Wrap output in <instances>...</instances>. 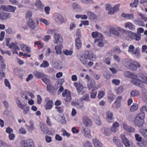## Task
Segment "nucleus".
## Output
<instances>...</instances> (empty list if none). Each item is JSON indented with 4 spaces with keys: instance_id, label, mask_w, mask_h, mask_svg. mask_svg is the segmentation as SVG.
Segmentation results:
<instances>
[{
    "instance_id": "obj_1",
    "label": "nucleus",
    "mask_w": 147,
    "mask_h": 147,
    "mask_svg": "<svg viewBox=\"0 0 147 147\" xmlns=\"http://www.w3.org/2000/svg\"><path fill=\"white\" fill-rule=\"evenodd\" d=\"M124 75L125 77L131 78V82L134 85L141 86L139 83L140 81L136 74L128 71H125L124 73Z\"/></svg>"
},
{
    "instance_id": "obj_2",
    "label": "nucleus",
    "mask_w": 147,
    "mask_h": 147,
    "mask_svg": "<svg viewBox=\"0 0 147 147\" xmlns=\"http://www.w3.org/2000/svg\"><path fill=\"white\" fill-rule=\"evenodd\" d=\"M123 65L130 69L136 71L137 69V67L134 65L131 61L129 59H125L122 61Z\"/></svg>"
},
{
    "instance_id": "obj_3",
    "label": "nucleus",
    "mask_w": 147,
    "mask_h": 147,
    "mask_svg": "<svg viewBox=\"0 0 147 147\" xmlns=\"http://www.w3.org/2000/svg\"><path fill=\"white\" fill-rule=\"evenodd\" d=\"M128 51L129 53L134 55L136 57H139L140 56L139 50L137 48L135 49L134 46L131 45L129 47Z\"/></svg>"
},
{
    "instance_id": "obj_4",
    "label": "nucleus",
    "mask_w": 147,
    "mask_h": 147,
    "mask_svg": "<svg viewBox=\"0 0 147 147\" xmlns=\"http://www.w3.org/2000/svg\"><path fill=\"white\" fill-rule=\"evenodd\" d=\"M138 78L140 82L139 83L141 86H138L142 88L143 85L141 82L145 83L147 85V75H145L142 73L138 74Z\"/></svg>"
},
{
    "instance_id": "obj_5",
    "label": "nucleus",
    "mask_w": 147,
    "mask_h": 147,
    "mask_svg": "<svg viewBox=\"0 0 147 147\" xmlns=\"http://www.w3.org/2000/svg\"><path fill=\"white\" fill-rule=\"evenodd\" d=\"M62 95L65 102H69L71 100V93L69 90L65 89L63 92Z\"/></svg>"
},
{
    "instance_id": "obj_6",
    "label": "nucleus",
    "mask_w": 147,
    "mask_h": 147,
    "mask_svg": "<svg viewBox=\"0 0 147 147\" xmlns=\"http://www.w3.org/2000/svg\"><path fill=\"white\" fill-rule=\"evenodd\" d=\"M54 19L56 23L61 24L64 22V19L62 16L58 13H55L54 16Z\"/></svg>"
},
{
    "instance_id": "obj_7",
    "label": "nucleus",
    "mask_w": 147,
    "mask_h": 147,
    "mask_svg": "<svg viewBox=\"0 0 147 147\" xmlns=\"http://www.w3.org/2000/svg\"><path fill=\"white\" fill-rule=\"evenodd\" d=\"M51 64L53 67L57 69H60L62 67V63L60 61H57L53 59L51 62Z\"/></svg>"
},
{
    "instance_id": "obj_8",
    "label": "nucleus",
    "mask_w": 147,
    "mask_h": 147,
    "mask_svg": "<svg viewBox=\"0 0 147 147\" xmlns=\"http://www.w3.org/2000/svg\"><path fill=\"white\" fill-rule=\"evenodd\" d=\"M74 85L76 88L79 94H82L84 93V87L82 84L79 83L75 82L74 83Z\"/></svg>"
},
{
    "instance_id": "obj_9",
    "label": "nucleus",
    "mask_w": 147,
    "mask_h": 147,
    "mask_svg": "<svg viewBox=\"0 0 147 147\" xmlns=\"http://www.w3.org/2000/svg\"><path fill=\"white\" fill-rule=\"evenodd\" d=\"M95 82L94 80L92 79H91V81L87 82V86L88 89L90 90L94 88V89L92 91L96 90L98 89V87H94L95 86Z\"/></svg>"
},
{
    "instance_id": "obj_10",
    "label": "nucleus",
    "mask_w": 147,
    "mask_h": 147,
    "mask_svg": "<svg viewBox=\"0 0 147 147\" xmlns=\"http://www.w3.org/2000/svg\"><path fill=\"white\" fill-rule=\"evenodd\" d=\"M81 131L85 137L88 138H91V131L88 128H85L83 127L81 129Z\"/></svg>"
},
{
    "instance_id": "obj_11",
    "label": "nucleus",
    "mask_w": 147,
    "mask_h": 147,
    "mask_svg": "<svg viewBox=\"0 0 147 147\" xmlns=\"http://www.w3.org/2000/svg\"><path fill=\"white\" fill-rule=\"evenodd\" d=\"M82 122L86 127H89L92 125L91 120L87 116H84L82 117Z\"/></svg>"
},
{
    "instance_id": "obj_12",
    "label": "nucleus",
    "mask_w": 147,
    "mask_h": 147,
    "mask_svg": "<svg viewBox=\"0 0 147 147\" xmlns=\"http://www.w3.org/2000/svg\"><path fill=\"white\" fill-rule=\"evenodd\" d=\"M120 138L123 144L125 147H129L131 145V142L130 141L125 137V135H120Z\"/></svg>"
},
{
    "instance_id": "obj_13",
    "label": "nucleus",
    "mask_w": 147,
    "mask_h": 147,
    "mask_svg": "<svg viewBox=\"0 0 147 147\" xmlns=\"http://www.w3.org/2000/svg\"><path fill=\"white\" fill-rule=\"evenodd\" d=\"M54 43L55 44L61 43L63 42V39L60 34L58 33H55L54 35Z\"/></svg>"
},
{
    "instance_id": "obj_14",
    "label": "nucleus",
    "mask_w": 147,
    "mask_h": 147,
    "mask_svg": "<svg viewBox=\"0 0 147 147\" xmlns=\"http://www.w3.org/2000/svg\"><path fill=\"white\" fill-rule=\"evenodd\" d=\"M16 102L17 104L18 107L22 109H24V113L25 114H26L28 111V109L26 105H22L20 100L18 99H17L16 100Z\"/></svg>"
},
{
    "instance_id": "obj_15",
    "label": "nucleus",
    "mask_w": 147,
    "mask_h": 147,
    "mask_svg": "<svg viewBox=\"0 0 147 147\" xmlns=\"http://www.w3.org/2000/svg\"><path fill=\"white\" fill-rule=\"evenodd\" d=\"M35 5L37 8L40 11L43 10L44 5L42 2L39 0H36L35 4Z\"/></svg>"
},
{
    "instance_id": "obj_16",
    "label": "nucleus",
    "mask_w": 147,
    "mask_h": 147,
    "mask_svg": "<svg viewBox=\"0 0 147 147\" xmlns=\"http://www.w3.org/2000/svg\"><path fill=\"white\" fill-rule=\"evenodd\" d=\"M11 16V14L9 13L2 12L1 15V19L5 20L9 19Z\"/></svg>"
},
{
    "instance_id": "obj_17",
    "label": "nucleus",
    "mask_w": 147,
    "mask_h": 147,
    "mask_svg": "<svg viewBox=\"0 0 147 147\" xmlns=\"http://www.w3.org/2000/svg\"><path fill=\"white\" fill-rule=\"evenodd\" d=\"M87 59L90 60H94L96 59V57L95 55L93 53L87 52L85 55Z\"/></svg>"
},
{
    "instance_id": "obj_18",
    "label": "nucleus",
    "mask_w": 147,
    "mask_h": 147,
    "mask_svg": "<svg viewBox=\"0 0 147 147\" xmlns=\"http://www.w3.org/2000/svg\"><path fill=\"white\" fill-rule=\"evenodd\" d=\"M93 143L95 147H102V143L98 139L96 138L93 140Z\"/></svg>"
},
{
    "instance_id": "obj_19",
    "label": "nucleus",
    "mask_w": 147,
    "mask_h": 147,
    "mask_svg": "<svg viewBox=\"0 0 147 147\" xmlns=\"http://www.w3.org/2000/svg\"><path fill=\"white\" fill-rule=\"evenodd\" d=\"M134 123L137 126L141 127L143 126L144 121L143 120L138 119V118H135L134 119Z\"/></svg>"
},
{
    "instance_id": "obj_20",
    "label": "nucleus",
    "mask_w": 147,
    "mask_h": 147,
    "mask_svg": "<svg viewBox=\"0 0 147 147\" xmlns=\"http://www.w3.org/2000/svg\"><path fill=\"white\" fill-rule=\"evenodd\" d=\"M113 140L118 147H123L122 142L117 137H114Z\"/></svg>"
},
{
    "instance_id": "obj_21",
    "label": "nucleus",
    "mask_w": 147,
    "mask_h": 147,
    "mask_svg": "<svg viewBox=\"0 0 147 147\" xmlns=\"http://www.w3.org/2000/svg\"><path fill=\"white\" fill-rule=\"evenodd\" d=\"M125 28H128L129 29L131 30H134L135 29L134 26L130 22L126 23L125 25Z\"/></svg>"
},
{
    "instance_id": "obj_22",
    "label": "nucleus",
    "mask_w": 147,
    "mask_h": 147,
    "mask_svg": "<svg viewBox=\"0 0 147 147\" xmlns=\"http://www.w3.org/2000/svg\"><path fill=\"white\" fill-rule=\"evenodd\" d=\"M75 44L78 49H80L82 46V43L80 38H77L75 40Z\"/></svg>"
},
{
    "instance_id": "obj_23",
    "label": "nucleus",
    "mask_w": 147,
    "mask_h": 147,
    "mask_svg": "<svg viewBox=\"0 0 147 147\" xmlns=\"http://www.w3.org/2000/svg\"><path fill=\"white\" fill-rule=\"evenodd\" d=\"M73 9L77 11H80L82 9L80 5L76 3H74L72 5Z\"/></svg>"
},
{
    "instance_id": "obj_24",
    "label": "nucleus",
    "mask_w": 147,
    "mask_h": 147,
    "mask_svg": "<svg viewBox=\"0 0 147 147\" xmlns=\"http://www.w3.org/2000/svg\"><path fill=\"white\" fill-rule=\"evenodd\" d=\"M34 74L36 77L38 78H41L46 76V75L38 71H36L34 72Z\"/></svg>"
},
{
    "instance_id": "obj_25",
    "label": "nucleus",
    "mask_w": 147,
    "mask_h": 147,
    "mask_svg": "<svg viewBox=\"0 0 147 147\" xmlns=\"http://www.w3.org/2000/svg\"><path fill=\"white\" fill-rule=\"evenodd\" d=\"M92 35L93 37L94 38L97 37V39H99L101 37V39L103 38L102 34L99 33L97 32H93L92 33Z\"/></svg>"
},
{
    "instance_id": "obj_26",
    "label": "nucleus",
    "mask_w": 147,
    "mask_h": 147,
    "mask_svg": "<svg viewBox=\"0 0 147 147\" xmlns=\"http://www.w3.org/2000/svg\"><path fill=\"white\" fill-rule=\"evenodd\" d=\"M109 32L116 36H120L121 34L115 29L114 28H111L109 29Z\"/></svg>"
},
{
    "instance_id": "obj_27",
    "label": "nucleus",
    "mask_w": 147,
    "mask_h": 147,
    "mask_svg": "<svg viewBox=\"0 0 147 147\" xmlns=\"http://www.w3.org/2000/svg\"><path fill=\"white\" fill-rule=\"evenodd\" d=\"M28 22V26L31 28L34 29L36 26V24L33 22V20L31 18H29Z\"/></svg>"
},
{
    "instance_id": "obj_28",
    "label": "nucleus",
    "mask_w": 147,
    "mask_h": 147,
    "mask_svg": "<svg viewBox=\"0 0 147 147\" xmlns=\"http://www.w3.org/2000/svg\"><path fill=\"white\" fill-rule=\"evenodd\" d=\"M47 90L51 93L54 92L55 90L54 86L51 84L47 85Z\"/></svg>"
},
{
    "instance_id": "obj_29",
    "label": "nucleus",
    "mask_w": 147,
    "mask_h": 147,
    "mask_svg": "<svg viewBox=\"0 0 147 147\" xmlns=\"http://www.w3.org/2000/svg\"><path fill=\"white\" fill-rule=\"evenodd\" d=\"M86 56L85 55L81 56L80 58V60L81 62L84 65H86L87 62V60Z\"/></svg>"
},
{
    "instance_id": "obj_30",
    "label": "nucleus",
    "mask_w": 147,
    "mask_h": 147,
    "mask_svg": "<svg viewBox=\"0 0 147 147\" xmlns=\"http://www.w3.org/2000/svg\"><path fill=\"white\" fill-rule=\"evenodd\" d=\"M140 95L139 91L136 90L131 91L130 93V96L132 97H136Z\"/></svg>"
},
{
    "instance_id": "obj_31",
    "label": "nucleus",
    "mask_w": 147,
    "mask_h": 147,
    "mask_svg": "<svg viewBox=\"0 0 147 147\" xmlns=\"http://www.w3.org/2000/svg\"><path fill=\"white\" fill-rule=\"evenodd\" d=\"M107 120L109 122H111V120L113 119V116L112 113L110 111H107Z\"/></svg>"
},
{
    "instance_id": "obj_32",
    "label": "nucleus",
    "mask_w": 147,
    "mask_h": 147,
    "mask_svg": "<svg viewBox=\"0 0 147 147\" xmlns=\"http://www.w3.org/2000/svg\"><path fill=\"white\" fill-rule=\"evenodd\" d=\"M53 106V102L51 100H49L45 107V109L46 110L51 109Z\"/></svg>"
},
{
    "instance_id": "obj_33",
    "label": "nucleus",
    "mask_w": 147,
    "mask_h": 147,
    "mask_svg": "<svg viewBox=\"0 0 147 147\" xmlns=\"http://www.w3.org/2000/svg\"><path fill=\"white\" fill-rule=\"evenodd\" d=\"M28 93L26 90H22L21 92L22 97L23 98H25L26 100L28 99Z\"/></svg>"
},
{
    "instance_id": "obj_34",
    "label": "nucleus",
    "mask_w": 147,
    "mask_h": 147,
    "mask_svg": "<svg viewBox=\"0 0 147 147\" xmlns=\"http://www.w3.org/2000/svg\"><path fill=\"white\" fill-rule=\"evenodd\" d=\"M87 16L92 19H95L96 17V15L93 12L90 11H88L87 12Z\"/></svg>"
},
{
    "instance_id": "obj_35",
    "label": "nucleus",
    "mask_w": 147,
    "mask_h": 147,
    "mask_svg": "<svg viewBox=\"0 0 147 147\" xmlns=\"http://www.w3.org/2000/svg\"><path fill=\"white\" fill-rule=\"evenodd\" d=\"M75 105L77 108L80 109L84 107L83 103L81 100V101H78L77 102H76Z\"/></svg>"
},
{
    "instance_id": "obj_36",
    "label": "nucleus",
    "mask_w": 147,
    "mask_h": 147,
    "mask_svg": "<svg viewBox=\"0 0 147 147\" xmlns=\"http://www.w3.org/2000/svg\"><path fill=\"white\" fill-rule=\"evenodd\" d=\"M103 38L102 39H101V37L99 39H96V41L97 42V45L99 47H102L103 46V43L102 40Z\"/></svg>"
},
{
    "instance_id": "obj_37",
    "label": "nucleus",
    "mask_w": 147,
    "mask_h": 147,
    "mask_svg": "<svg viewBox=\"0 0 147 147\" xmlns=\"http://www.w3.org/2000/svg\"><path fill=\"white\" fill-rule=\"evenodd\" d=\"M81 100H85L87 102H89L90 101V99L88 94H86L83 95L81 98Z\"/></svg>"
},
{
    "instance_id": "obj_38",
    "label": "nucleus",
    "mask_w": 147,
    "mask_h": 147,
    "mask_svg": "<svg viewBox=\"0 0 147 147\" xmlns=\"http://www.w3.org/2000/svg\"><path fill=\"white\" fill-rule=\"evenodd\" d=\"M126 33L128 35L130 38L132 40L134 39L135 33H134L130 31H127Z\"/></svg>"
},
{
    "instance_id": "obj_39",
    "label": "nucleus",
    "mask_w": 147,
    "mask_h": 147,
    "mask_svg": "<svg viewBox=\"0 0 147 147\" xmlns=\"http://www.w3.org/2000/svg\"><path fill=\"white\" fill-rule=\"evenodd\" d=\"M62 46L61 45H59L55 47V49L56 50V53L57 54H60L61 52V49H62Z\"/></svg>"
},
{
    "instance_id": "obj_40",
    "label": "nucleus",
    "mask_w": 147,
    "mask_h": 147,
    "mask_svg": "<svg viewBox=\"0 0 147 147\" xmlns=\"http://www.w3.org/2000/svg\"><path fill=\"white\" fill-rule=\"evenodd\" d=\"M143 111H141V112L137 116V117L136 118H138V119L143 120V119L144 118L145 116V114L143 112Z\"/></svg>"
},
{
    "instance_id": "obj_41",
    "label": "nucleus",
    "mask_w": 147,
    "mask_h": 147,
    "mask_svg": "<svg viewBox=\"0 0 147 147\" xmlns=\"http://www.w3.org/2000/svg\"><path fill=\"white\" fill-rule=\"evenodd\" d=\"M30 125L28 128L29 131L31 132L34 129V127H33L34 125V121L32 120H30Z\"/></svg>"
},
{
    "instance_id": "obj_42",
    "label": "nucleus",
    "mask_w": 147,
    "mask_h": 147,
    "mask_svg": "<svg viewBox=\"0 0 147 147\" xmlns=\"http://www.w3.org/2000/svg\"><path fill=\"white\" fill-rule=\"evenodd\" d=\"M49 66V64L48 62L46 60H44L43 61L42 63L40 65V67H43L45 68L48 67Z\"/></svg>"
},
{
    "instance_id": "obj_43",
    "label": "nucleus",
    "mask_w": 147,
    "mask_h": 147,
    "mask_svg": "<svg viewBox=\"0 0 147 147\" xmlns=\"http://www.w3.org/2000/svg\"><path fill=\"white\" fill-rule=\"evenodd\" d=\"M138 107V105L136 104H134L132 105L130 108V111L131 112H134L135 111L137 110Z\"/></svg>"
},
{
    "instance_id": "obj_44",
    "label": "nucleus",
    "mask_w": 147,
    "mask_h": 147,
    "mask_svg": "<svg viewBox=\"0 0 147 147\" xmlns=\"http://www.w3.org/2000/svg\"><path fill=\"white\" fill-rule=\"evenodd\" d=\"M16 7L12 5H8V12H13L16 10Z\"/></svg>"
},
{
    "instance_id": "obj_45",
    "label": "nucleus",
    "mask_w": 147,
    "mask_h": 147,
    "mask_svg": "<svg viewBox=\"0 0 147 147\" xmlns=\"http://www.w3.org/2000/svg\"><path fill=\"white\" fill-rule=\"evenodd\" d=\"M140 132L144 137H147V129L144 128L141 129Z\"/></svg>"
},
{
    "instance_id": "obj_46",
    "label": "nucleus",
    "mask_w": 147,
    "mask_h": 147,
    "mask_svg": "<svg viewBox=\"0 0 147 147\" xmlns=\"http://www.w3.org/2000/svg\"><path fill=\"white\" fill-rule=\"evenodd\" d=\"M6 32L8 34H13L16 33V32L12 29L9 28L5 30Z\"/></svg>"
},
{
    "instance_id": "obj_47",
    "label": "nucleus",
    "mask_w": 147,
    "mask_h": 147,
    "mask_svg": "<svg viewBox=\"0 0 147 147\" xmlns=\"http://www.w3.org/2000/svg\"><path fill=\"white\" fill-rule=\"evenodd\" d=\"M83 146L84 147H92L91 143L87 141H85L83 143Z\"/></svg>"
},
{
    "instance_id": "obj_48",
    "label": "nucleus",
    "mask_w": 147,
    "mask_h": 147,
    "mask_svg": "<svg viewBox=\"0 0 147 147\" xmlns=\"http://www.w3.org/2000/svg\"><path fill=\"white\" fill-rule=\"evenodd\" d=\"M123 86H120L116 90V93L117 94H119L122 93L123 91Z\"/></svg>"
},
{
    "instance_id": "obj_49",
    "label": "nucleus",
    "mask_w": 147,
    "mask_h": 147,
    "mask_svg": "<svg viewBox=\"0 0 147 147\" xmlns=\"http://www.w3.org/2000/svg\"><path fill=\"white\" fill-rule=\"evenodd\" d=\"M81 1L82 3L86 5L93 3L92 0H81Z\"/></svg>"
},
{
    "instance_id": "obj_50",
    "label": "nucleus",
    "mask_w": 147,
    "mask_h": 147,
    "mask_svg": "<svg viewBox=\"0 0 147 147\" xmlns=\"http://www.w3.org/2000/svg\"><path fill=\"white\" fill-rule=\"evenodd\" d=\"M141 147H147V141L146 140H143L139 144Z\"/></svg>"
},
{
    "instance_id": "obj_51",
    "label": "nucleus",
    "mask_w": 147,
    "mask_h": 147,
    "mask_svg": "<svg viewBox=\"0 0 147 147\" xmlns=\"http://www.w3.org/2000/svg\"><path fill=\"white\" fill-rule=\"evenodd\" d=\"M141 37V34L135 33L134 40L137 41H139L140 40Z\"/></svg>"
},
{
    "instance_id": "obj_52",
    "label": "nucleus",
    "mask_w": 147,
    "mask_h": 147,
    "mask_svg": "<svg viewBox=\"0 0 147 147\" xmlns=\"http://www.w3.org/2000/svg\"><path fill=\"white\" fill-rule=\"evenodd\" d=\"M28 147H34V142L32 139L28 140Z\"/></svg>"
},
{
    "instance_id": "obj_53",
    "label": "nucleus",
    "mask_w": 147,
    "mask_h": 147,
    "mask_svg": "<svg viewBox=\"0 0 147 147\" xmlns=\"http://www.w3.org/2000/svg\"><path fill=\"white\" fill-rule=\"evenodd\" d=\"M8 5H3L1 6L0 7V10L4 11H8Z\"/></svg>"
},
{
    "instance_id": "obj_54",
    "label": "nucleus",
    "mask_w": 147,
    "mask_h": 147,
    "mask_svg": "<svg viewBox=\"0 0 147 147\" xmlns=\"http://www.w3.org/2000/svg\"><path fill=\"white\" fill-rule=\"evenodd\" d=\"M22 50L24 52L28 51V47L27 46L24 44H22L20 45Z\"/></svg>"
},
{
    "instance_id": "obj_55",
    "label": "nucleus",
    "mask_w": 147,
    "mask_h": 147,
    "mask_svg": "<svg viewBox=\"0 0 147 147\" xmlns=\"http://www.w3.org/2000/svg\"><path fill=\"white\" fill-rule=\"evenodd\" d=\"M21 145L22 147H28V142L27 141L23 140L21 141Z\"/></svg>"
},
{
    "instance_id": "obj_56",
    "label": "nucleus",
    "mask_w": 147,
    "mask_h": 147,
    "mask_svg": "<svg viewBox=\"0 0 147 147\" xmlns=\"http://www.w3.org/2000/svg\"><path fill=\"white\" fill-rule=\"evenodd\" d=\"M120 82V81L117 79H114L112 81V83L116 86H118Z\"/></svg>"
},
{
    "instance_id": "obj_57",
    "label": "nucleus",
    "mask_w": 147,
    "mask_h": 147,
    "mask_svg": "<svg viewBox=\"0 0 147 147\" xmlns=\"http://www.w3.org/2000/svg\"><path fill=\"white\" fill-rule=\"evenodd\" d=\"M5 86L6 87H7L9 89H10L11 88L10 84L9 82V81L7 79H5Z\"/></svg>"
},
{
    "instance_id": "obj_58",
    "label": "nucleus",
    "mask_w": 147,
    "mask_h": 147,
    "mask_svg": "<svg viewBox=\"0 0 147 147\" xmlns=\"http://www.w3.org/2000/svg\"><path fill=\"white\" fill-rule=\"evenodd\" d=\"M0 52L2 54H7L8 55L10 56L11 55V53L9 51H4L2 49L0 50Z\"/></svg>"
},
{
    "instance_id": "obj_59",
    "label": "nucleus",
    "mask_w": 147,
    "mask_h": 147,
    "mask_svg": "<svg viewBox=\"0 0 147 147\" xmlns=\"http://www.w3.org/2000/svg\"><path fill=\"white\" fill-rule=\"evenodd\" d=\"M105 94V92L103 91H100L98 95V98L100 99L102 98Z\"/></svg>"
},
{
    "instance_id": "obj_60",
    "label": "nucleus",
    "mask_w": 147,
    "mask_h": 147,
    "mask_svg": "<svg viewBox=\"0 0 147 147\" xmlns=\"http://www.w3.org/2000/svg\"><path fill=\"white\" fill-rule=\"evenodd\" d=\"M42 81L46 84L48 85L50 83V81L48 79L45 78H42Z\"/></svg>"
},
{
    "instance_id": "obj_61",
    "label": "nucleus",
    "mask_w": 147,
    "mask_h": 147,
    "mask_svg": "<svg viewBox=\"0 0 147 147\" xmlns=\"http://www.w3.org/2000/svg\"><path fill=\"white\" fill-rule=\"evenodd\" d=\"M63 53L66 55H70L72 53V52L71 51L66 50L63 51Z\"/></svg>"
},
{
    "instance_id": "obj_62",
    "label": "nucleus",
    "mask_w": 147,
    "mask_h": 147,
    "mask_svg": "<svg viewBox=\"0 0 147 147\" xmlns=\"http://www.w3.org/2000/svg\"><path fill=\"white\" fill-rule=\"evenodd\" d=\"M135 139L136 140L138 141V142H141L142 140V138L140 136L137 134H136L135 135Z\"/></svg>"
},
{
    "instance_id": "obj_63",
    "label": "nucleus",
    "mask_w": 147,
    "mask_h": 147,
    "mask_svg": "<svg viewBox=\"0 0 147 147\" xmlns=\"http://www.w3.org/2000/svg\"><path fill=\"white\" fill-rule=\"evenodd\" d=\"M147 46L146 45H143L142 46V52L144 53L146 52V53H147Z\"/></svg>"
},
{
    "instance_id": "obj_64",
    "label": "nucleus",
    "mask_w": 147,
    "mask_h": 147,
    "mask_svg": "<svg viewBox=\"0 0 147 147\" xmlns=\"http://www.w3.org/2000/svg\"><path fill=\"white\" fill-rule=\"evenodd\" d=\"M13 131V130L10 127H8L6 129V132L8 134H10Z\"/></svg>"
}]
</instances>
